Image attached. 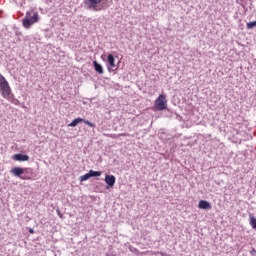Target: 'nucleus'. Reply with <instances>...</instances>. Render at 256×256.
<instances>
[{"label": "nucleus", "instance_id": "nucleus-1", "mask_svg": "<svg viewBox=\"0 0 256 256\" xmlns=\"http://www.w3.org/2000/svg\"><path fill=\"white\" fill-rule=\"evenodd\" d=\"M0 89L4 99H9V96L13 94L11 86H9V82H7V79H5L2 74H0Z\"/></svg>", "mask_w": 256, "mask_h": 256}, {"label": "nucleus", "instance_id": "nucleus-2", "mask_svg": "<svg viewBox=\"0 0 256 256\" xmlns=\"http://www.w3.org/2000/svg\"><path fill=\"white\" fill-rule=\"evenodd\" d=\"M101 1L103 0H84V5H86L87 9L90 11H103Z\"/></svg>", "mask_w": 256, "mask_h": 256}, {"label": "nucleus", "instance_id": "nucleus-3", "mask_svg": "<svg viewBox=\"0 0 256 256\" xmlns=\"http://www.w3.org/2000/svg\"><path fill=\"white\" fill-rule=\"evenodd\" d=\"M155 107L158 111H165L167 109V98H165V95L160 94L158 96L155 100Z\"/></svg>", "mask_w": 256, "mask_h": 256}, {"label": "nucleus", "instance_id": "nucleus-4", "mask_svg": "<svg viewBox=\"0 0 256 256\" xmlns=\"http://www.w3.org/2000/svg\"><path fill=\"white\" fill-rule=\"evenodd\" d=\"M78 123H85V125H88V127H95V124L92 123L91 121L89 120H85L83 118H75L69 125L68 127H77Z\"/></svg>", "mask_w": 256, "mask_h": 256}, {"label": "nucleus", "instance_id": "nucleus-5", "mask_svg": "<svg viewBox=\"0 0 256 256\" xmlns=\"http://www.w3.org/2000/svg\"><path fill=\"white\" fill-rule=\"evenodd\" d=\"M26 17H29V20L32 24L39 23V12L28 11L26 12Z\"/></svg>", "mask_w": 256, "mask_h": 256}, {"label": "nucleus", "instance_id": "nucleus-6", "mask_svg": "<svg viewBox=\"0 0 256 256\" xmlns=\"http://www.w3.org/2000/svg\"><path fill=\"white\" fill-rule=\"evenodd\" d=\"M21 179L23 181H30V179H33V169L23 168V175H22Z\"/></svg>", "mask_w": 256, "mask_h": 256}, {"label": "nucleus", "instance_id": "nucleus-7", "mask_svg": "<svg viewBox=\"0 0 256 256\" xmlns=\"http://www.w3.org/2000/svg\"><path fill=\"white\" fill-rule=\"evenodd\" d=\"M104 181L107 184L106 189H109L111 187H115V181H117V178L113 175L106 174Z\"/></svg>", "mask_w": 256, "mask_h": 256}, {"label": "nucleus", "instance_id": "nucleus-8", "mask_svg": "<svg viewBox=\"0 0 256 256\" xmlns=\"http://www.w3.org/2000/svg\"><path fill=\"white\" fill-rule=\"evenodd\" d=\"M107 68H108V71L109 73H112L113 71V68H115V56H113V54H108V57H107Z\"/></svg>", "mask_w": 256, "mask_h": 256}, {"label": "nucleus", "instance_id": "nucleus-9", "mask_svg": "<svg viewBox=\"0 0 256 256\" xmlns=\"http://www.w3.org/2000/svg\"><path fill=\"white\" fill-rule=\"evenodd\" d=\"M10 173L14 177H18L19 179H21V177H23V168H21V167H13L10 170Z\"/></svg>", "mask_w": 256, "mask_h": 256}, {"label": "nucleus", "instance_id": "nucleus-10", "mask_svg": "<svg viewBox=\"0 0 256 256\" xmlns=\"http://www.w3.org/2000/svg\"><path fill=\"white\" fill-rule=\"evenodd\" d=\"M13 159L14 161L25 162V161H29V155L17 153L13 155Z\"/></svg>", "mask_w": 256, "mask_h": 256}, {"label": "nucleus", "instance_id": "nucleus-11", "mask_svg": "<svg viewBox=\"0 0 256 256\" xmlns=\"http://www.w3.org/2000/svg\"><path fill=\"white\" fill-rule=\"evenodd\" d=\"M198 208L204 209V210H209V209H211V203L206 200H200L198 203Z\"/></svg>", "mask_w": 256, "mask_h": 256}, {"label": "nucleus", "instance_id": "nucleus-12", "mask_svg": "<svg viewBox=\"0 0 256 256\" xmlns=\"http://www.w3.org/2000/svg\"><path fill=\"white\" fill-rule=\"evenodd\" d=\"M93 67H94L96 73H99V75H103V73H104L103 66L101 64H99V62L94 60L93 61Z\"/></svg>", "mask_w": 256, "mask_h": 256}, {"label": "nucleus", "instance_id": "nucleus-13", "mask_svg": "<svg viewBox=\"0 0 256 256\" xmlns=\"http://www.w3.org/2000/svg\"><path fill=\"white\" fill-rule=\"evenodd\" d=\"M7 101H10V103H12V105H21V102L19 101V99L15 98V94L12 93L8 96Z\"/></svg>", "mask_w": 256, "mask_h": 256}, {"label": "nucleus", "instance_id": "nucleus-14", "mask_svg": "<svg viewBox=\"0 0 256 256\" xmlns=\"http://www.w3.org/2000/svg\"><path fill=\"white\" fill-rule=\"evenodd\" d=\"M22 25L25 29H31V26L33 25L31 20L29 19V17H25L23 20H22Z\"/></svg>", "mask_w": 256, "mask_h": 256}, {"label": "nucleus", "instance_id": "nucleus-15", "mask_svg": "<svg viewBox=\"0 0 256 256\" xmlns=\"http://www.w3.org/2000/svg\"><path fill=\"white\" fill-rule=\"evenodd\" d=\"M249 219H250V225L252 229H255L256 231V218L253 214H249Z\"/></svg>", "mask_w": 256, "mask_h": 256}, {"label": "nucleus", "instance_id": "nucleus-16", "mask_svg": "<svg viewBox=\"0 0 256 256\" xmlns=\"http://www.w3.org/2000/svg\"><path fill=\"white\" fill-rule=\"evenodd\" d=\"M90 178L91 177H101V171L89 170Z\"/></svg>", "mask_w": 256, "mask_h": 256}, {"label": "nucleus", "instance_id": "nucleus-17", "mask_svg": "<svg viewBox=\"0 0 256 256\" xmlns=\"http://www.w3.org/2000/svg\"><path fill=\"white\" fill-rule=\"evenodd\" d=\"M88 179H91V174L90 172L84 174L83 176L80 177V181L83 182V181H88Z\"/></svg>", "mask_w": 256, "mask_h": 256}, {"label": "nucleus", "instance_id": "nucleus-18", "mask_svg": "<svg viewBox=\"0 0 256 256\" xmlns=\"http://www.w3.org/2000/svg\"><path fill=\"white\" fill-rule=\"evenodd\" d=\"M256 27V21H252V22H248L246 24V28L249 30V29H255Z\"/></svg>", "mask_w": 256, "mask_h": 256}, {"label": "nucleus", "instance_id": "nucleus-19", "mask_svg": "<svg viewBox=\"0 0 256 256\" xmlns=\"http://www.w3.org/2000/svg\"><path fill=\"white\" fill-rule=\"evenodd\" d=\"M56 213L60 219H63V213H61V210L59 208L56 209Z\"/></svg>", "mask_w": 256, "mask_h": 256}, {"label": "nucleus", "instance_id": "nucleus-20", "mask_svg": "<svg viewBox=\"0 0 256 256\" xmlns=\"http://www.w3.org/2000/svg\"><path fill=\"white\" fill-rule=\"evenodd\" d=\"M250 255L256 256V250H255V248H253V249L250 251Z\"/></svg>", "mask_w": 256, "mask_h": 256}, {"label": "nucleus", "instance_id": "nucleus-21", "mask_svg": "<svg viewBox=\"0 0 256 256\" xmlns=\"http://www.w3.org/2000/svg\"><path fill=\"white\" fill-rule=\"evenodd\" d=\"M29 233H31V235H33V233H35V231L33 230V228L29 229Z\"/></svg>", "mask_w": 256, "mask_h": 256}, {"label": "nucleus", "instance_id": "nucleus-22", "mask_svg": "<svg viewBox=\"0 0 256 256\" xmlns=\"http://www.w3.org/2000/svg\"><path fill=\"white\" fill-rule=\"evenodd\" d=\"M106 256H115L114 254H106Z\"/></svg>", "mask_w": 256, "mask_h": 256}, {"label": "nucleus", "instance_id": "nucleus-23", "mask_svg": "<svg viewBox=\"0 0 256 256\" xmlns=\"http://www.w3.org/2000/svg\"><path fill=\"white\" fill-rule=\"evenodd\" d=\"M129 250H130V251H133V248H132V246H130V247H129Z\"/></svg>", "mask_w": 256, "mask_h": 256}]
</instances>
